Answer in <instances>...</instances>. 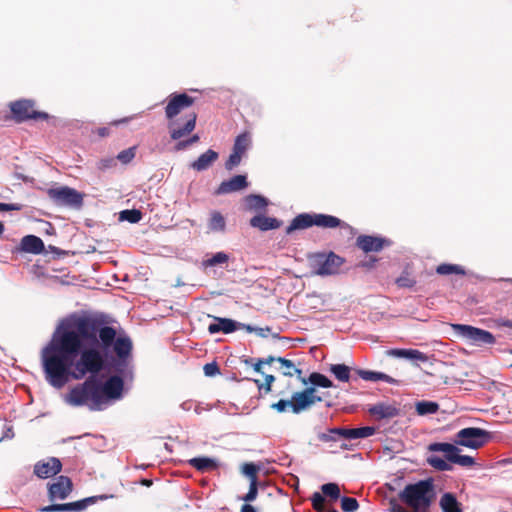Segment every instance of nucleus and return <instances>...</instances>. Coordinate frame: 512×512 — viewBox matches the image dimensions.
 <instances>
[{
	"instance_id": "4",
	"label": "nucleus",
	"mask_w": 512,
	"mask_h": 512,
	"mask_svg": "<svg viewBox=\"0 0 512 512\" xmlns=\"http://www.w3.org/2000/svg\"><path fill=\"white\" fill-rule=\"evenodd\" d=\"M47 196L58 207L80 210L84 204V194L69 186L49 188Z\"/></svg>"
},
{
	"instance_id": "54",
	"label": "nucleus",
	"mask_w": 512,
	"mask_h": 512,
	"mask_svg": "<svg viewBox=\"0 0 512 512\" xmlns=\"http://www.w3.org/2000/svg\"><path fill=\"white\" fill-rule=\"evenodd\" d=\"M495 324L497 327H508L512 329V320L498 318L495 320Z\"/></svg>"
},
{
	"instance_id": "37",
	"label": "nucleus",
	"mask_w": 512,
	"mask_h": 512,
	"mask_svg": "<svg viewBox=\"0 0 512 512\" xmlns=\"http://www.w3.org/2000/svg\"><path fill=\"white\" fill-rule=\"evenodd\" d=\"M426 462L438 471H451L453 469L451 463L446 458L443 459L435 454L428 455Z\"/></svg>"
},
{
	"instance_id": "6",
	"label": "nucleus",
	"mask_w": 512,
	"mask_h": 512,
	"mask_svg": "<svg viewBox=\"0 0 512 512\" xmlns=\"http://www.w3.org/2000/svg\"><path fill=\"white\" fill-rule=\"evenodd\" d=\"M491 439V433L479 427H466L459 430L454 439L455 445L477 450Z\"/></svg>"
},
{
	"instance_id": "40",
	"label": "nucleus",
	"mask_w": 512,
	"mask_h": 512,
	"mask_svg": "<svg viewBox=\"0 0 512 512\" xmlns=\"http://www.w3.org/2000/svg\"><path fill=\"white\" fill-rule=\"evenodd\" d=\"M321 494L324 495V498L328 497L331 500H338L340 498V488L338 484L330 482L323 484L321 486Z\"/></svg>"
},
{
	"instance_id": "19",
	"label": "nucleus",
	"mask_w": 512,
	"mask_h": 512,
	"mask_svg": "<svg viewBox=\"0 0 512 512\" xmlns=\"http://www.w3.org/2000/svg\"><path fill=\"white\" fill-rule=\"evenodd\" d=\"M385 242V238L370 235H360L356 239V245L366 253L381 251Z\"/></svg>"
},
{
	"instance_id": "22",
	"label": "nucleus",
	"mask_w": 512,
	"mask_h": 512,
	"mask_svg": "<svg viewBox=\"0 0 512 512\" xmlns=\"http://www.w3.org/2000/svg\"><path fill=\"white\" fill-rule=\"evenodd\" d=\"M388 354L401 359H406L409 361H419V362H427L429 357L427 354L417 350V349H406V348H395L388 351Z\"/></svg>"
},
{
	"instance_id": "42",
	"label": "nucleus",
	"mask_w": 512,
	"mask_h": 512,
	"mask_svg": "<svg viewBox=\"0 0 512 512\" xmlns=\"http://www.w3.org/2000/svg\"><path fill=\"white\" fill-rule=\"evenodd\" d=\"M341 509L344 512H356L359 504L356 498L343 496L341 499Z\"/></svg>"
},
{
	"instance_id": "27",
	"label": "nucleus",
	"mask_w": 512,
	"mask_h": 512,
	"mask_svg": "<svg viewBox=\"0 0 512 512\" xmlns=\"http://www.w3.org/2000/svg\"><path fill=\"white\" fill-rule=\"evenodd\" d=\"M316 392V386L310 385L302 391L294 392V399L297 400V408L304 411L312 407V399Z\"/></svg>"
},
{
	"instance_id": "3",
	"label": "nucleus",
	"mask_w": 512,
	"mask_h": 512,
	"mask_svg": "<svg viewBox=\"0 0 512 512\" xmlns=\"http://www.w3.org/2000/svg\"><path fill=\"white\" fill-rule=\"evenodd\" d=\"M308 259L313 273L322 277L339 274L341 266L345 263L343 257L332 251L314 253Z\"/></svg>"
},
{
	"instance_id": "39",
	"label": "nucleus",
	"mask_w": 512,
	"mask_h": 512,
	"mask_svg": "<svg viewBox=\"0 0 512 512\" xmlns=\"http://www.w3.org/2000/svg\"><path fill=\"white\" fill-rule=\"evenodd\" d=\"M142 219V212L138 209H125L119 213L120 221H127L135 224Z\"/></svg>"
},
{
	"instance_id": "10",
	"label": "nucleus",
	"mask_w": 512,
	"mask_h": 512,
	"mask_svg": "<svg viewBox=\"0 0 512 512\" xmlns=\"http://www.w3.org/2000/svg\"><path fill=\"white\" fill-rule=\"evenodd\" d=\"M113 497V495L101 494L69 503H55V509L56 512H80L84 511L89 505L97 503L99 500H107Z\"/></svg>"
},
{
	"instance_id": "41",
	"label": "nucleus",
	"mask_w": 512,
	"mask_h": 512,
	"mask_svg": "<svg viewBox=\"0 0 512 512\" xmlns=\"http://www.w3.org/2000/svg\"><path fill=\"white\" fill-rule=\"evenodd\" d=\"M277 362H279L283 367L288 369L287 371L283 372L284 376L292 377L294 374L298 375L299 377L301 376L302 370L296 368L291 360H288L284 357H278Z\"/></svg>"
},
{
	"instance_id": "55",
	"label": "nucleus",
	"mask_w": 512,
	"mask_h": 512,
	"mask_svg": "<svg viewBox=\"0 0 512 512\" xmlns=\"http://www.w3.org/2000/svg\"><path fill=\"white\" fill-rule=\"evenodd\" d=\"M271 331L270 327H265V328H261V327H256V331L255 333L259 336V337H262V338H265L267 337L268 333Z\"/></svg>"
},
{
	"instance_id": "61",
	"label": "nucleus",
	"mask_w": 512,
	"mask_h": 512,
	"mask_svg": "<svg viewBox=\"0 0 512 512\" xmlns=\"http://www.w3.org/2000/svg\"><path fill=\"white\" fill-rule=\"evenodd\" d=\"M40 512H56L55 503L39 508Z\"/></svg>"
},
{
	"instance_id": "62",
	"label": "nucleus",
	"mask_w": 512,
	"mask_h": 512,
	"mask_svg": "<svg viewBox=\"0 0 512 512\" xmlns=\"http://www.w3.org/2000/svg\"><path fill=\"white\" fill-rule=\"evenodd\" d=\"M397 283L399 284V286H403V287H411L412 286V283H410L407 279H403V278H399L397 280Z\"/></svg>"
},
{
	"instance_id": "20",
	"label": "nucleus",
	"mask_w": 512,
	"mask_h": 512,
	"mask_svg": "<svg viewBox=\"0 0 512 512\" xmlns=\"http://www.w3.org/2000/svg\"><path fill=\"white\" fill-rule=\"evenodd\" d=\"M249 224L251 227L265 232L280 228L282 221L275 217H268L264 214H257L250 219Z\"/></svg>"
},
{
	"instance_id": "33",
	"label": "nucleus",
	"mask_w": 512,
	"mask_h": 512,
	"mask_svg": "<svg viewBox=\"0 0 512 512\" xmlns=\"http://www.w3.org/2000/svg\"><path fill=\"white\" fill-rule=\"evenodd\" d=\"M208 228L212 232H224L226 228V220L219 211H212L208 221Z\"/></svg>"
},
{
	"instance_id": "30",
	"label": "nucleus",
	"mask_w": 512,
	"mask_h": 512,
	"mask_svg": "<svg viewBox=\"0 0 512 512\" xmlns=\"http://www.w3.org/2000/svg\"><path fill=\"white\" fill-rule=\"evenodd\" d=\"M246 209L250 211H262L269 205V200L259 194H249L244 198Z\"/></svg>"
},
{
	"instance_id": "7",
	"label": "nucleus",
	"mask_w": 512,
	"mask_h": 512,
	"mask_svg": "<svg viewBox=\"0 0 512 512\" xmlns=\"http://www.w3.org/2000/svg\"><path fill=\"white\" fill-rule=\"evenodd\" d=\"M451 327L458 337L473 345H494L496 343L495 336L487 330L466 324H452Z\"/></svg>"
},
{
	"instance_id": "59",
	"label": "nucleus",
	"mask_w": 512,
	"mask_h": 512,
	"mask_svg": "<svg viewBox=\"0 0 512 512\" xmlns=\"http://www.w3.org/2000/svg\"><path fill=\"white\" fill-rule=\"evenodd\" d=\"M240 512H257L256 508L249 503H245L241 507Z\"/></svg>"
},
{
	"instance_id": "24",
	"label": "nucleus",
	"mask_w": 512,
	"mask_h": 512,
	"mask_svg": "<svg viewBox=\"0 0 512 512\" xmlns=\"http://www.w3.org/2000/svg\"><path fill=\"white\" fill-rule=\"evenodd\" d=\"M218 157V152L213 149H208L193 161L190 164V167L197 172L205 171L218 159Z\"/></svg>"
},
{
	"instance_id": "26",
	"label": "nucleus",
	"mask_w": 512,
	"mask_h": 512,
	"mask_svg": "<svg viewBox=\"0 0 512 512\" xmlns=\"http://www.w3.org/2000/svg\"><path fill=\"white\" fill-rule=\"evenodd\" d=\"M188 464L199 472L215 470L219 467L218 460L208 456L191 458L188 460Z\"/></svg>"
},
{
	"instance_id": "51",
	"label": "nucleus",
	"mask_w": 512,
	"mask_h": 512,
	"mask_svg": "<svg viewBox=\"0 0 512 512\" xmlns=\"http://www.w3.org/2000/svg\"><path fill=\"white\" fill-rule=\"evenodd\" d=\"M116 165V160L114 158H103L98 163V168L100 170H107Z\"/></svg>"
},
{
	"instance_id": "25",
	"label": "nucleus",
	"mask_w": 512,
	"mask_h": 512,
	"mask_svg": "<svg viewBox=\"0 0 512 512\" xmlns=\"http://www.w3.org/2000/svg\"><path fill=\"white\" fill-rule=\"evenodd\" d=\"M314 213H301L293 218L290 225L286 228V234H291L296 230H303L314 226Z\"/></svg>"
},
{
	"instance_id": "49",
	"label": "nucleus",
	"mask_w": 512,
	"mask_h": 512,
	"mask_svg": "<svg viewBox=\"0 0 512 512\" xmlns=\"http://www.w3.org/2000/svg\"><path fill=\"white\" fill-rule=\"evenodd\" d=\"M203 370H204V374L208 377H214V376L220 374V368L215 361L206 363L203 367Z\"/></svg>"
},
{
	"instance_id": "47",
	"label": "nucleus",
	"mask_w": 512,
	"mask_h": 512,
	"mask_svg": "<svg viewBox=\"0 0 512 512\" xmlns=\"http://www.w3.org/2000/svg\"><path fill=\"white\" fill-rule=\"evenodd\" d=\"M135 150H136L135 147H130L128 149H125L117 155V159L120 162L127 164L135 157Z\"/></svg>"
},
{
	"instance_id": "16",
	"label": "nucleus",
	"mask_w": 512,
	"mask_h": 512,
	"mask_svg": "<svg viewBox=\"0 0 512 512\" xmlns=\"http://www.w3.org/2000/svg\"><path fill=\"white\" fill-rule=\"evenodd\" d=\"M35 102L29 99H21L10 103V110L17 123L31 120V111Z\"/></svg>"
},
{
	"instance_id": "17",
	"label": "nucleus",
	"mask_w": 512,
	"mask_h": 512,
	"mask_svg": "<svg viewBox=\"0 0 512 512\" xmlns=\"http://www.w3.org/2000/svg\"><path fill=\"white\" fill-rule=\"evenodd\" d=\"M368 412L378 420L391 419L400 415L398 407L386 402H378L370 406Z\"/></svg>"
},
{
	"instance_id": "15",
	"label": "nucleus",
	"mask_w": 512,
	"mask_h": 512,
	"mask_svg": "<svg viewBox=\"0 0 512 512\" xmlns=\"http://www.w3.org/2000/svg\"><path fill=\"white\" fill-rule=\"evenodd\" d=\"M248 187L246 175H234L229 180L222 181L215 190V195H225L237 191H241Z\"/></svg>"
},
{
	"instance_id": "29",
	"label": "nucleus",
	"mask_w": 512,
	"mask_h": 512,
	"mask_svg": "<svg viewBox=\"0 0 512 512\" xmlns=\"http://www.w3.org/2000/svg\"><path fill=\"white\" fill-rule=\"evenodd\" d=\"M330 373L340 382L356 381L351 372L352 369L346 364H331L329 367Z\"/></svg>"
},
{
	"instance_id": "44",
	"label": "nucleus",
	"mask_w": 512,
	"mask_h": 512,
	"mask_svg": "<svg viewBox=\"0 0 512 512\" xmlns=\"http://www.w3.org/2000/svg\"><path fill=\"white\" fill-rule=\"evenodd\" d=\"M258 495V481H251L249 485L248 492L241 497V500H243L246 503H250L256 499Z\"/></svg>"
},
{
	"instance_id": "8",
	"label": "nucleus",
	"mask_w": 512,
	"mask_h": 512,
	"mask_svg": "<svg viewBox=\"0 0 512 512\" xmlns=\"http://www.w3.org/2000/svg\"><path fill=\"white\" fill-rule=\"evenodd\" d=\"M430 452H442L447 461L452 464H458L463 467H471L475 465V459L469 455H460V449L452 443L433 442L428 445Z\"/></svg>"
},
{
	"instance_id": "23",
	"label": "nucleus",
	"mask_w": 512,
	"mask_h": 512,
	"mask_svg": "<svg viewBox=\"0 0 512 512\" xmlns=\"http://www.w3.org/2000/svg\"><path fill=\"white\" fill-rule=\"evenodd\" d=\"M314 225L322 228H348L349 225L340 218L329 214L314 213Z\"/></svg>"
},
{
	"instance_id": "35",
	"label": "nucleus",
	"mask_w": 512,
	"mask_h": 512,
	"mask_svg": "<svg viewBox=\"0 0 512 512\" xmlns=\"http://www.w3.org/2000/svg\"><path fill=\"white\" fill-rule=\"evenodd\" d=\"M251 136L248 132L239 134L234 141L233 150L234 152L243 156L247 149L251 146Z\"/></svg>"
},
{
	"instance_id": "13",
	"label": "nucleus",
	"mask_w": 512,
	"mask_h": 512,
	"mask_svg": "<svg viewBox=\"0 0 512 512\" xmlns=\"http://www.w3.org/2000/svg\"><path fill=\"white\" fill-rule=\"evenodd\" d=\"M208 317L213 319V322L208 326L209 334H231L238 330L239 322L225 317H218L213 315H208Z\"/></svg>"
},
{
	"instance_id": "57",
	"label": "nucleus",
	"mask_w": 512,
	"mask_h": 512,
	"mask_svg": "<svg viewBox=\"0 0 512 512\" xmlns=\"http://www.w3.org/2000/svg\"><path fill=\"white\" fill-rule=\"evenodd\" d=\"M391 512H407V510L395 501H391Z\"/></svg>"
},
{
	"instance_id": "34",
	"label": "nucleus",
	"mask_w": 512,
	"mask_h": 512,
	"mask_svg": "<svg viewBox=\"0 0 512 512\" xmlns=\"http://www.w3.org/2000/svg\"><path fill=\"white\" fill-rule=\"evenodd\" d=\"M415 409L420 416L432 415L438 412L439 404L435 401L422 400L416 402Z\"/></svg>"
},
{
	"instance_id": "63",
	"label": "nucleus",
	"mask_w": 512,
	"mask_h": 512,
	"mask_svg": "<svg viewBox=\"0 0 512 512\" xmlns=\"http://www.w3.org/2000/svg\"><path fill=\"white\" fill-rule=\"evenodd\" d=\"M48 249H49L52 253H54V254H57V255H61V254H63V251H62V250H60L59 248H57V247H55V246H53V245H49V246H48Z\"/></svg>"
},
{
	"instance_id": "1",
	"label": "nucleus",
	"mask_w": 512,
	"mask_h": 512,
	"mask_svg": "<svg viewBox=\"0 0 512 512\" xmlns=\"http://www.w3.org/2000/svg\"><path fill=\"white\" fill-rule=\"evenodd\" d=\"M133 343L102 316L72 313L62 319L41 360L45 380L56 389L71 379L84 382L65 395L72 407L102 411L124 397L125 380L133 378Z\"/></svg>"
},
{
	"instance_id": "58",
	"label": "nucleus",
	"mask_w": 512,
	"mask_h": 512,
	"mask_svg": "<svg viewBox=\"0 0 512 512\" xmlns=\"http://www.w3.org/2000/svg\"><path fill=\"white\" fill-rule=\"evenodd\" d=\"M14 437V432L11 427H8L6 431L4 432L3 436L0 438V441H3L4 439H12Z\"/></svg>"
},
{
	"instance_id": "2",
	"label": "nucleus",
	"mask_w": 512,
	"mask_h": 512,
	"mask_svg": "<svg viewBox=\"0 0 512 512\" xmlns=\"http://www.w3.org/2000/svg\"><path fill=\"white\" fill-rule=\"evenodd\" d=\"M398 496L412 512H430L431 505L436 499L434 480L426 478L407 484Z\"/></svg>"
},
{
	"instance_id": "56",
	"label": "nucleus",
	"mask_w": 512,
	"mask_h": 512,
	"mask_svg": "<svg viewBox=\"0 0 512 512\" xmlns=\"http://www.w3.org/2000/svg\"><path fill=\"white\" fill-rule=\"evenodd\" d=\"M240 329H244L245 331H247L248 333H252L256 331V326H252L250 324H245V323H241L239 322V326H238V330Z\"/></svg>"
},
{
	"instance_id": "11",
	"label": "nucleus",
	"mask_w": 512,
	"mask_h": 512,
	"mask_svg": "<svg viewBox=\"0 0 512 512\" xmlns=\"http://www.w3.org/2000/svg\"><path fill=\"white\" fill-rule=\"evenodd\" d=\"M73 490V483L67 476L61 475L56 481L48 485V498L50 501L64 500Z\"/></svg>"
},
{
	"instance_id": "46",
	"label": "nucleus",
	"mask_w": 512,
	"mask_h": 512,
	"mask_svg": "<svg viewBox=\"0 0 512 512\" xmlns=\"http://www.w3.org/2000/svg\"><path fill=\"white\" fill-rule=\"evenodd\" d=\"M311 501H312L313 508L315 510L322 511L325 509L324 508L325 498H324V495L321 494L320 492L313 493L311 496Z\"/></svg>"
},
{
	"instance_id": "36",
	"label": "nucleus",
	"mask_w": 512,
	"mask_h": 512,
	"mask_svg": "<svg viewBox=\"0 0 512 512\" xmlns=\"http://www.w3.org/2000/svg\"><path fill=\"white\" fill-rule=\"evenodd\" d=\"M229 261V255L223 251L217 252L213 254L211 257L204 259L201 262V267L203 269H206L208 267H214L217 265H223L228 263Z\"/></svg>"
},
{
	"instance_id": "48",
	"label": "nucleus",
	"mask_w": 512,
	"mask_h": 512,
	"mask_svg": "<svg viewBox=\"0 0 512 512\" xmlns=\"http://www.w3.org/2000/svg\"><path fill=\"white\" fill-rule=\"evenodd\" d=\"M242 156L234 151L230 154L229 158L225 162V168L227 170H232L234 167L238 166L241 162Z\"/></svg>"
},
{
	"instance_id": "50",
	"label": "nucleus",
	"mask_w": 512,
	"mask_h": 512,
	"mask_svg": "<svg viewBox=\"0 0 512 512\" xmlns=\"http://www.w3.org/2000/svg\"><path fill=\"white\" fill-rule=\"evenodd\" d=\"M265 382L263 385H260V392H264L265 394L271 392L272 384L275 381V377L270 374H265Z\"/></svg>"
},
{
	"instance_id": "60",
	"label": "nucleus",
	"mask_w": 512,
	"mask_h": 512,
	"mask_svg": "<svg viewBox=\"0 0 512 512\" xmlns=\"http://www.w3.org/2000/svg\"><path fill=\"white\" fill-rule=\"evenodd\" d=\"M262 365L263 361L261 359H258V361L253 365V368L255 372L265 375L262 371Z\"/></svg>"
},
{
	"instance_id": "12",
	"label": "nucleus",
	"mask_w": 512,
	"mask_h": 512,
	"mask_svg": "<svg viewBox=\"0 0 512 512\" xmlns=\"http://www.w3.org/2000/svg\"><path fill=\"white\" fill-rule=\"evenodd\" d=\"M62 470L59 458L50 457L47 461H38L34 465V474L40 479H46L57 475Z\"/></svg>"
},
{
	"instance_id": "14",
	"label": "nucleus",
	"mask_w": 512,
	"mask_h": 512,
	"mask_svg": "<svg viewBox=\"0 0 512 512\" xmlns=\"http://www.w3.org/2000/svg\"><path fill=\"white\" fill-rule=\"evenodd\" d=\"M196 120V113H192L187 115L186 122L183 126H179L177 121L170 122L168 125L170 138L176 141L189 135L196 127Z\"/></svg>"
},
{
	"instance_id": "53",
	"label": "nucleus",
	"mask_w": 512,
	"mask_h": 512,
	"mask_svg": "<svg viewBox=\"0 0 512 512\" xmlns=\"http://www.w3.org/2000/svg\"><path fill=\"white\" fill-rule=\"evenodd\" d=\"M51 119H55L54 117L50 116L48 113L46 112H42V111H36V110H32L31 111V120H51Z\"/></svg>"
},
{
	"instance_id": "64",
	"label": "nucleus",
	"mask_w": 512,
	"mask_h": 512,
	"mask_svg": "<svg viewBox=\"0 0 512 512\" xmlns=\"http://www.w3.org/2000/svg\"><path fill=\"white\" fill-rule=\"evenodd\" d=\"M98 134L101 137H105V136H107L109 134V129L106 128V127L99 128L98 129Z\"/></svg>"
},
{
	"instance_id": "32",
	"label": "nucleus",
	"mask_w": 512,
	"mask_h": 512,
	"mask_svg": "<svg viewBox=\"0 0 512 512\" xmlns=\"http://www.w3.org/2000/svg\"><path fill=\"white\" fill-rule=\"evenodd\" d=\"M270 408L277 411L278 413H285L289 409L294 414H300L304 411L303 409L297 408V400L294 399V393L292 394L291 399H280L279 401L272 403Z\"/></svg>"
},
{
	"instance_id": "31",
	"label": "nucleus",
	"mask_w": 512,
	"mask_h": 512,
	"mask_svg": "<svg viewBox=\"0 0 512 512\" xmlns=\"http://www.w3.org/2000/svg\"><path fill=\"white\" fill-rule=\"evenodd\" d=\"M301 382L304 385L310 384L316 387L321 388H331L334 387V384L331 379H329L326 375L319 372H312L308 378H301Z\"/></svg>"
},
{
	"instance_id": "52",
	"label": "nucleus",
	"mask_w": 512,
	"mask_h": 512,
	"mask_svg": "<svg viewBox=\"0 0 512 512\" xmlns=\"http://www.w3.org/2000/svg\"><path fill=\"white\" fill-rule=\"evenodd\" d=\"M21 209H22L21 204L0 202V212L20 211Z\"/></svg>"
},
{
	"instance_id": "21",
	"label": "nucleus",
	"mask_w": 512,
	"mask_h": 512,
	"mask_svg": "<svg viewBox=\"0 0 512 512\" xmlns=\"http://www.w3.org/2000/svg\"><path fill=\"white\" fill-rule=\"evenodd\" d=\"M353 372L361 379L365 381H371V382H377V381H384L389 384H398L399 381L394 379L393 377L389 376L386 373L379 372V371H371V370H365L360 368L353 369Z\"/></svg>"
},
{
	"instance_id": "45",
	"label": "nucleus",
	"mask_w": 512,
	"mask_h": 512,
	"mask_svg": "<svg viewBox=\"0 0 512 512\" xmlns=\"http://www.w3.org/2000/svg\"><path fill=\"white\" fill-rule=\"evenodd\" d=\"M199 140H200V136L198 134H194L186 140H179L175 145V150L176 151L185 150L187 147L197 143Z\"/></svg>"
},
{
	"instance_id": "43",
	"label": "nucleus",
	"mask_w": 512,
	"mask_h": 512,
	"mask_svg": "<svg viewBox=\"0 0 512 512\" xmlns=\"http://www.w3.org/2000/svg\"><path fill=\"white\" fill-rule=\"evenodd\" d=\"M259 469V466L252 462L244 463L241 467L242 473L250 479V482L257 481L256 475Z\"/></svg>"
},
{
	"instance_id": "28",
	"label": "nucleus",
	"mask_w": 512,
	"mask_h": 512,
	"mask_svg": "<svg viewBox=\"0 0 512 512\" xmlns=\"http://www.w3.org/2000/svg\"><path fill=\"white\" fill-rule=\"evenodd\" d=\"M439 506L443 512H463L462 504L452 492H445L441 496Z\"/></svg>"
},
{
	"instance_id": "18",
	"label": "nucleus",
	"mask_w": 512,
	"mask_h": 512,
	"mask_svg": "<svg viewBox=\"0 0 512 512\" xmlns=\"http://www.w3.org/2000/svg\"><path fill=\"white\" fill-rule=\"evenodd\" d=\"M17 250L38 255L45 251V245L40 237L30 234L21 239Z\"/></svg>"
},
{
	"instance_id": "9",
	"label": "nucleus",
	"mask_w": 512,
	"mask_h": 512,
	"mask_svg": "<svg viewBox=\"0 0 512 512\" xmlns=\"http://www.w3.org/2000/svg\"><path fill=\"white\" fill-rule=\"evenodd\" d=\"M194 98L186 93H172L169 96L165 114L168 119L175 118L182 110L192 106Z\"/></svg>"
},
{
	"instance_id": "5",
	"label": "nucleus",
	"mask_w": 512,
	"mask_h": 512,
	"mask_svg": "<svg viewBox=\"0 0 512 512\" xmlns=\"http://www.w3.org/2000/svg\"><path fill=\"white\" fill-rule=\"evenodd\" d=\"M376 428L364 426L358 428L335 427L329 428L326 432L319 433L317 438L324 443L336 442L339 438L346 440L364 439L374 435Z\"/></svg>"
},
{
	"instance_id": "38",
	"label": "nucleus",
	"mask_w": 512,
	"mask_h": 512,
	"mask_svg": "<svg viewBox=\"0 0 512 512\" xmlns=\"http://www.w3.org/2000/svg\"><path fill=\"white\" fill-rule=\"evenodd\" d=\"M436 272L439 275H450V274H457V275H465L466 272L464 268L457 264H449V263H443L437 266Z\"/></svg>"
}]
</instances>
